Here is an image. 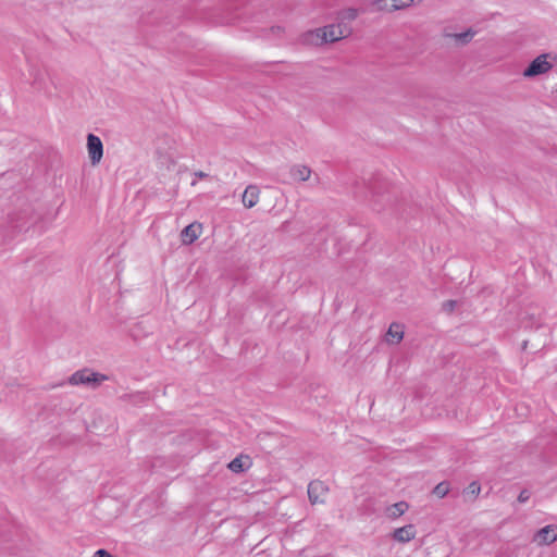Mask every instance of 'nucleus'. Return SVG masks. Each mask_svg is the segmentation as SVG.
<instances>
[{"mask_svg": "<svg viewBox=\"0 0 557 557\" xmlns=\"http://www.w3.org/2000/svg\"><path fill=\"white\" fill-rule=\"evenodd\" d=\"M481 492V486L479 483L476 482H472L469 484L468 486V493H470L471 495H473L474 497H476Z\"/></svg>", "mask_w": 557, "mask_h": 557, "instance_id": "nucleus-19", "label": "nucleus"}, {"mask_svg": "<svg viewBox=\"0 0 557 557\" xmlns=\"http://www.w3.org/2000/svg\"><path fill=\"white\" fill-rule=\"evenodd\" d=\"M251 466V460L248 456H238L228 463V469L232 472L239 473L245 471Z\"/></svg>", "mask_w": 557, "mask_h": 557, "instance_id": "nucleus-13", "label": "nucleus"}, {"mask_svg": "<svg viewBox=\"0 0 557 557\" xmlns=\"http://www.w3.org/2000/svg\"><path fill=\"white\" fill-rule=\"evenodd\" d=\"M359 11L354 8L344 9L338 13L339 22L347 23L357 18Z\"/></svg>", "mask_w": 557, "mask_h": 557, "instance_id": "nucleus-15", "label": "nucleus"}, {"mask_svg": "<svg viewBox=\"0 0 557 557\" xmlns=\"http://www.w3.org/2000/svg\"><path fill=\"white\" fill-rule=\"evenodd\" d=\"M404 337V326L399 323H392L386 332V342L398 344Z\"/></svg>", "mask_w": 557, "mask_h": 557, "instance_id": "nucleus-12", "label": "nucleus"}, {"mask_svg": "<svg viewBox=\"0 0 557 557\" xmlns=\"http://www.w3.org/2000/svg\"><path fill=\"white\" fill-rule=\"evenodd\" d=\"M474 35H475V32H473L472 29H468L463 33L450 34L448 36L454 38L458 44L466 45L472 40Z\"/></svg>", "mask_w": 557, "mask_h": 557, "instance_id": "nucleus-16", "label": "nucleus"}, {"mask_svg": "<svg viewBox=\"0 0 557 557\" xmlns=\"http://www.w3.org/2000/svg\"><path fill=\"white\" fill-rule=\"evenodd\" d=\"M87 150H88V156H89L91 163L94 165L98 164L101 161L102 156H103V145H102L101 139L94 134H88Z\"/></svg>", "mask_w": 557, "mask_h": 557, "instance_id": "nucleus-6", "label": "nucleus"}, {"mask_svg": "<svg viewBox=\"0 0 557 557\" xmlns=\"http://www.w3.org/2000/svg\"><path fill=\"white\" fill-rule=\"evenodd\" d=\"M444 310L446 311H453L455 309H458V301L456 300H448L443 306Z\"/></svg>", "mask_w": 557, "mask_h": 557, "instance_id": "nucleus-20", "label": "nucleus"}, {"mask_svg": "<svg viewBox=\"0 0 557 557\" xmlns=\"http://www.w3.org/2000/svg\"><path fill=\"white\" fill-rule=\"evenodd\" d=\"M201 232L202 225L200 223H191L187 225L181 233L183 244H193L201 235Z\"/></svg>", "mask_w": 557, "mask_h": 557, "instance_id": "nucleus-7", "label": "nucleus"}, {"mask_svg": "<svg viewBox=\"0 0 557 557\" xmlns=\"http://www.w3.org/2000/svg\"><path fill=\"white\" fill-rule=\"evenodd\" d=\"M417 530L413 524H407L393 532V539L399 543H407L416 537Z\"/></svg>", "mask_w": 557, "mask_h": 557, "instance_id": "nucleus-9", "label": "nucleus"}, {"mask_svg": "<svg viewBox=\"0 0 557 557\" xmlns=\"http://www.w3.org/2000/svg\"><path fill=\"white\" fill-rule=\"evenodd\" d=\"M194 175L197 177V178H206L208 177V174L202 172V171H198V172H195Z\"/></svg>", "mask_w": 557, "mask_h": 557, "instance_id": "nucleus-23", "label": "nucleus"}, {"mask_svg": "<svg viewBox=\"0 0 557 557\" xmlns=\"http://www.w3.org/2000/svg\"><path fill=\"white\" fill-rule=\"evenodd\" d=\"M351 30L352 29L348 23L338 22L337 24H331L311 32L310 37L311 41H314L315 44L334 42L348 37L351 34Z\"/></svg>", "mask_w": 557, "mask_h": 557, "instance_id": "nucleus-1", "label": "nucleus"}, {"mask_svg": "<svg viewBox=\"0 0 557 557\" xmlns=\"http://www.w3.org/2000/svg\"><path fill=\"white\" fill-rule=\"evenodd\" d=\"M106 380H108V377L104 374L94 372L89 369H83L74 372L70 376L69 383L71 385H89L96 387Z\"/></svg>", "mask_w": 557, "mask_h": 557, "instance_id": "nucleus-3", "label": "nucleus"}, {"mask_svg": "<svg viewBox=\"0 0 557 557\" xmlns=\"http://www.w3.org/2000/svg\"><path fill=\"white\" fill-rule=\"evenodd\" d=\"M290 176L295 181L305 182L311 176V170L306 165H294L290 168Z\"/></svg>", "mask_w": 557, "mask_h": 557, "instance_id": "nucleus-14", "label": "nucleus"}, {"mask_svg": "<svg viewBox=\"0 0 557 557\" xmlns=\"http://www.w3.org/2000/svg\"><path fill=\"white\" fill-rule=\"evenodd\" d=\"M329 487L319 480H314L308 485V497L312 505L323 504L327 495Z\"/></svg>", "mask_w": 557, "mask_h": 557, "instance_id": "nucleus-5", "label": "nucleus"}, {"mask_svg": "<svg viewBox=\"0 0 557 557\" xmlns=\"http://www.w3.org/2000/svg\"><path fill=\"white\" fill-rule=\"evenodd\" d=\"M408 509V505L405 502L394 504L388 508V517L397 518L405 513Z\"/></svg>", "mask_w": 557, "mask_h": 557, "instance_id": "nucleus-17", "label": "nucleus"}, {"mask_svg": "<svg viewBox=\"0 0 557 557\" xmlns=\"http://www.w3.org/2000/svg\"><path fill=\"white\" fill-rule=\"evenodd\" d=\"M535 540L540 544H552L557 540V527L549 524L537 531Z\"/></svg>", "mask_w": 557, "mask_h": 557, "instance_id": "nucleus-8", "label": "nucleus"}, {"mask_svg": "<svg viewBox=\"0 0 557 557\" xmlns=\"http://www.w3.org/2000/svg\"><path fill=\"white\" fill-rule=\"evenodd\" d=\"M448 492L449 484L446 482H441L433 488V494L438 498L445 497L448 494Z\"/></svg>", "mask_w": 557, "mask_h": 557, "instance_id": "nucleus-18", "label": "nucleus"}, {"mask_svg": "<svg viewBox=\"0 0 557 557\" xmlns=\"http://www.w3.org/2000/svg\"><path fill=\"white\" fill-rule=\"evenodd\" d=\"M550 60H556V57L552 53L540 54L523 71V76L531 78L549 72L553 67Z\"/></svg>", "mask_w": 557, "mask_h": 557, "instance_id": "nucleus-2", "label": "nucleus"}, {"mask_svg": "<svg viewBox=\"0 0 557 557\" xmlns=\"http://www.w3.org/2000/svg\"><path fill=\"white\" fill-rule=\"evenodd\" d=\"M414 0H372L369 2L372 11L394 12L409 8Z\"/></svg>", "mask_w": 557, "mask_h": 557, "instance_id": "nucleus-4", "label": "nucleus"}, {"mask_svg": "<svg viewBox=\"0 0 557 557\" xmlns=\"http://www.w3.org/2000/svg\"><path fill=\"white\" fill-rule=\"evenodd\" d=\"M259 196H260V190L257 186H255V185L247 186V188L245 189V191L243 194V198H242L244 207L248 208V209L255 207L259 201Z\"/></svg>", "mask_w": 557, "mask_h": 557, "instance_id": "nucleus-10", "label": "nucleus"}, {"mask_svg": "<svg viewBox=\"0 0 557 557\" xmlns=\"http://www.w3.org/2000/svg\"><path fill=\"white\" fill-rule=\"evenodd\" d=\"M109 553L106 549H98L94 553L92 557H108Z\"/></svg>", "mask_w": 557, "mask_h": 557, "instance_id": "nucleus-22", "label": "nucleus"}, {"mask_svg": "<svg viewBox=\"0 0 557 557\" xmlns=\"http://www.w3.org/2000/svg\"><path fill=\"white\" fill-rule=\"evenodd\" d=\"M529 498H530V493L527 490H523L520 492V494L518 496V502L525 503L529 500Z\"/></svg>", "mask_w": 557, "mask_h": 557, "instance_id": "nucleus-21", "label": "nucleus"}, {"mask_svg": "<svg viewBox=\"0 0 557 557\" xmlns=\"http://www.w3.org/2000/svg\"><path fill=\"white\" fill-rule=\"evenodd\" d=\"M30 216L28 214V212H22V213H17V214H12L10 216V224L11 226L18 231V232H22V231H25L28 225L30 224Z\"/></svg>", "mask_w": 557, "mask_h": 557, "instance_id": "nucleus-11", "label": "nucleus"}]
</instances>
